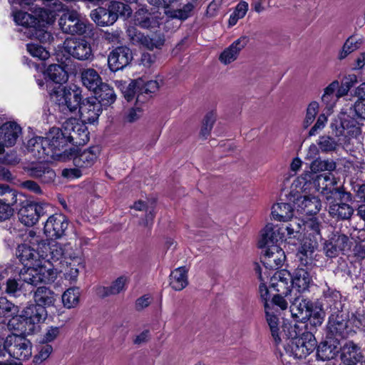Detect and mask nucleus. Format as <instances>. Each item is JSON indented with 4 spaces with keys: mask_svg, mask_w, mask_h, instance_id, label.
Returning a JSON list of instances; mask_svg holds the SVG:
<instances>
[{
    "mask_svg": "<svg viewBox=\"0 0 365 365\" xmlns=\"http://www.w3.org/2000/svg\"><path fill=\"white\" fill-rule=\"evenodd\" d=\"M115 86L123 93L124 98L130 101L133 99L135 94L138 95L137 80L135 81H122L116 80L114 81Z\"/></svg>",
    "mask_w": 365,
    "mask_h": 365,
    "instance_id": "79ce46f5",
    "label": "nucleus"
},
{
    "mask_svg": "<svg viewBox=\"0 0 365 365\" xmlns=\"http://www.w3.org/2000/svg\"><path fill=\"white\" fill-rule=\"evenodd\" d=\"M26 240L30 245L22 244L18 246L16 256L26 267L21 272V279L31 285L50 281L51 268L46 262H60L74 267L82 262V251L71 243L62 245L56 242H48L34 232H29Z\"/></svg>",
    "mask_w": 365,
    "mask_h": 365,
    "instance_id": "f257e3e1",
    "label": "nucleus"
},
{
    "mask_svg": "<svg viewBox=\"0 0 365 365\" xmlns=\"http://www.w3.org/2000/svg\"><path fill=\"white\" fill-rule=\"evenodd\" d=\"M46 83L50 96L61 113L68 115L75 112L77 109L79 110L82 99L81 91L79 88L56 86L51 89V82L46 80Z\"/></svg>",
    "mask_w": 365,
    "mask_h": 365,
    "instance_id": "20e7f679",
    "label": "nucleus"
},
{
    "mask_svg": "<svg viewBox=\"0 0 365 365\" xmlns=\"http://www.w3.org/2000/svg\"><path fill=\"white\" fill-rule=\"evenodd\" d=\"M81 80L83 86L93 93L99 90L103 83L98 73L93 68H87L81 73Z\"/></svg>",
    "mask_w": 365,
    "mask_h": 365,
    "instance_id": "58836bf2",
    "label": "nucleus"
},
{
    "mask_svg": "<svg viewBox=\"0 0 365 365\" xmlns=\"http://www.w3.org/2000/svg\"><path fill=\"white\" fill-rule=\"evenodd\" d=\"M216 118L217 115L214 111L208 112L205 115L200 132V135L202 138H207L208 137L216 120Z\"/></svg>",
    "mask_w": 365,
    "mask_h": 365,
    "instance_id": "4d7b16f0",
    "label": "nucleus"
},
{
    "mask_svg": "<svg viewBox=\"0 0 365 365\" xmlns=\"http://www.w3.org/2000/svg\"><path fill=\"white\" fill-rule=\"evenodd\" d=\"M294 297L292 296L288 299L291 303L289 311L292 317L298 322H305L311 315L310 309L312 303L304 299L301 294L294 293Z\"/></svg>",
    "mask_w": 365,
    "mask_h": 365,
    "instance_id": "4468645a",
    "label": "nucleus"
},
{
    "mask_svg": "<svg viewBox=\"0 0 365 365\" xmlns=\"http://www.w3.org/2000/svg\"><path fill=\"white\" fill-rule=\"evenodd\" d=\"M85 123L82 120L71 118L63 123L61 128H56L61 133L56 139L62 151L66 153L64 148L68 143L83 145L88 142L89 132Z\"/></svg>",
    "mask_w": 365,
    "mask_h": 365,
    "instance_id": "39448f33",
    "label": "nucleus"
},
{
    "mask_svg": "<svg viewBox=\"0 0 365 365\" xmlns=\"http://www.w3.org/2000/svg\"><path fill=\"white\" fill-rule=\"evenodd\" d=\"M265 314L266 320L269 327V330L272 336V339L276 346H279L282 342L283 337L284 335V329L289 327V325L283 327V330L280 331V322L278 316L275 314L270 307L269 304L265 303Z\"/></svg>",
    "mask_w": 365,
    "mask_h": 365,
    "instance_id": "393cba45",
    "label": "nucleus"
},
{
    "mask_svg": "<svg viewBox=\"0 0 365 365\" xmlns=\"http://www.w3.org/2000/svg\"><path fill=\"white\" fill-rule=\"evenodd\" d=\"M344 96L340 90V83L337 80L333 81L324 88L321 101L328 115L333 113L337 102Z\"/></svg>",
    "mask_w": 365,
    "mask_h": 365,
    "instance_id": "dca6fc26",
    "label": "nucleus"
},
{
    "mask_svg": "<svg viewBox=\"0 0 365 365\" xmlns=\"http://www.w3.org/2000/svg\"><path fill=\"white\" fill-rule=\"evenodd\" d=\"M358 82L357 76L355 74H349L344 78L340 83V90L343 94L346 96L350 89Z\"/></svg>",
    "mask_w": 365,
    "mask_h": 365,
    "instance_id": "69168bd1",
    "label": "nucleus"
},
{
    "mask_svg": "<svg viewBox=\"0 0 365 365\" xmlns=\"http://www.w3.org/2000/svg\"><path fill=\"white\" fill-rule=\"evenodd\" d=\"M38 353L34 356L33 364L38 365L45 361L53 351V347L48 344L42 343L37 346Z\"/></svg>",
    "mask_w": 365,
    "mask_h": 365,
    "instance_id": "5fc2aeb1",
    "label": "nucleus"
},
{
    "mask_svg": "<svg viewBox=\"0 0 365 365\" xmlns=\"http://www.w3.org/2000/svg\"><path fill=\"white\" fill-rule=\"evenodd\" d=\"M81 292L78 287L67 289L62 294V303L66 309H73L80 303Z\"/></svg>",
    "mask_w": 365,
    "mask_h": 365,
    "instance_id": "c03bdc74",
    "label": "nucleus"
},
{
    "mask_svg": "<svg viewBox=\"0 0 365 365\" xmlns=\"http://www.w3.org/2000/svg\"><path fill=\"white\" fill-rule=\"evenodd\" d=\"M101 104L96 97H91L83 100L78 110L81 120L86 123H95L101 113Z\"/></svg>",
    "mask_w": 365,
    "mask_h": 365,
    "instance_id": "f3484780",
    "label": "nucleus"
},
{
    "mask_svg": "<svg viewBox=\"0 0 365 365\" xmlns=\"http://www.w3.org/2000/svg\"><path fill=\"white\" fill-rule=\"evenodd\" d=\"M83 259L82 258V262L74 267L73 264H68L66 265V263L63 264L61 263L59 261L56 262L57 264L61 265L63 269H61V272H63L64 277L66 279L69 280L71 282H75L77 279V277L78 276V267L83 264ZM55 262L49 263L47 262V264L50 265H53V267H55V264H53ZM46 262L45 263V264Z\"/></svg>",
    "mask_w": 365,
    "mask_h": 365,
    "instance_id": "8fccbe9b",
    "label": "nucleus"
},
{
    "mask_svg": "<svg viewBox=\"0 0 365 365\" xmlns=\"http://www.w3.org/2000/svg\"><path fill=\"white\" fill-rule=\"evenodd\" d=\"M27 51L34 58L40 60H46L48 58L49 52L43 46L35 43H28L26 45Z\"/></svg>",
    "mask_w": 365,
    "mask_h": 365,
    "instance_id": "bf43d9fd",
    "label": "nucleus"
},
{
    "mask_svg": "<svg viewBox=\"0 0 365 365\" xmlns=\"http://www.w3.org/2000/svg\"><path fill=\"white\" fill-rule=\"evenodd\" d=\"M346 196L347 198H349L347 195H342L341 198L334 199L327 201L329 203V213L333 217L340 219V220H347L351 217L354 212L353 208L346 203L342 202H335L336 200L341 199L342 197Z\"/></svg>",
    "mask_w": 365,
    "mask_h": 365,
    "instance_id": "473e14b6",
    "label": "nucleus"
},
{
    "mask_svg": "<svg viewBox=\"0 0 365 365\" xmlns=\"http://www.w3.org/2000/svg\"><path fill=\"white\" fill-rule=\"evenodd\" d=\"M17 201L16 190L6 185H0V203L14 205Z\"/></svg>",
    "mask_w": 365,
    "mask_h": 365,
    "instance_id": "864d4df0",
    "label": "nucleus"
},
{
    "mask_svg": "<svg viewBox=\"0 0 365 365\" xmlns=\"http://www.w3.org/2000/svg\"><path fill=\"white\" fill-rule=\"evenodd\" d=\"M12 16L15 23L24 27L25 29L24 33L28 38H35L41 42L50 40L51 34L43 29L44 25L34 14L31 15L27 12L13 9Z\"/></svg>",
    "mask_w": 365,
    "mask_h": 365,
    "instance_id": "423d86ee",
    "label": "nucleus"
},
{
    "mask_svg": "<svg viewBox=\"0 0 365 365\" xmlns=\"http://www.w3.org/2000/svg\"><path fill=\"white\" fill-rule=\"evenodd\" d=\"M257 272L259 274V279L261 282V284H259V292L260 297L264 302V304L266 302L267 304H269L268 299H269V293L268 287L265 284V282L267 279H268L269 275H266L265 274L263 275L261 272L260 267L257 268Z\"/></svg>",
    "mask_w": 365,
    "mask_h": 365,
    "instance_id": "0e129e2a",
    "label": "nucleus"
},
{
    "mask_svg": "<svg viewBox=\"0 0 365 365\" xmlns=\"http://www.w3.org/2000/svg\"><path fill=\"white\" fill-rule=\"evenodd\" d=\"M285 336L281 343L283 346L284 354L292 356L294 359L306 358L315 349L317 341L314 335L309 331H303L299 325L289 324V327L284 329ZM285 359L282 358V361L284 363Z\"/></svg>",
    "mask_w": 365,
    "mask_h": 365,
    "instance_id": "f03ea898",
    "label": "nucleus"
},
{
    "mask_svg": "<svg viewBox=\"0 0 365 365\" xmlns=\"http://www.w3.org/2000/svg\"><path fill=\"white\" fill-rule=\"evenodd\" d=\"M284 230V227L274 225L272 223L266 225L262 230L259 246L262 247L277 245L279 241L286 240Z\"/></svg>",
    "mask_w": 365,
    "mask_h": 365,
    "instance_id": "b1692460",
    "label": "nucleus"
},
{
    "mask_svg": "<svg viewBox=\"0 0 365 365\" xmlns=\"http://www.w3.org/2000/svg\"><path fill=\"white\" fill-rule=\"evenodd\" d=\"M61 31L71 35H83L91 30L92 25L76 11H67L58 21Z\"/></svg>",
    "mask_w": 365,
    "mask_h": 365,
    "instance_id": "9d476101",
    "label": "nucleus"
},
{
    "mask_svg": "<svg viewBox=\"0 0 365 365\" xmlns=\"http://www.w3.org/2000/svg\"><path fill=\"white\" fill-rule=\"evenodd\" d=\"M6 353L19 361L29 359L32 355L31 343L19 334L9 335L5 339L0 337V356Z\"/></svg>",
    "mask_w": 365,
    "mask_h": 365,
    "instance_id": "0eeeda50",
    "label": "nucleus"
},
{
    "mask_svg": "<svg viewBox=\"0 0 365 365\" xmlns=\"http://www.w3.org/2000/svg\"><path fill=\"white\" fill-rule=\"evenodd\" d=\"M132 58V52L129 48L119 46L110 53L108 64L111 71H117L127 66Z\"/></svg>",
    "mask_w": 365,
    "mask_h": 365,
    "instance_id": "6ab92c4d",
    "label": "nucleus"
},
{
    "mask_svg": "<svg viewBox=\"0 0 365 365\" xmlns=\"http://www.w3.org/2000/svg\"><path fill=\"white\" fill-rule=\"evenodd\" d=\"M294 209L289 203L278 202L272 207V216L274 220L287 222L292 219Z\"/></svg>",
    "mask_w": 365,
    "mask_h": 365,
    "instance_id": "4c0bfd02",
    "label": "nucleus"
},
{
    "mask_svg": "<svg viewBox=\"0 0 365 365\" xmlns=\"http://www.w3.org/2000/svg\"><path fill=\"white\" fill-rule=\"evenodd\" d=\"M22 317L26 320L29 331L33 333L37 324L43 322L47 317L48 313L44 307L35 304H29L22 311Z\"/></svg>",
    "mask_w": 365,
    "mask_h": 365,
    "instance_id": "4be33fe9",
    "label": "nucleus"
},
{
    "mask_svg": "<svg viewBox=\"0 0 365 365\" xmlns=\"http://www.w3.org/2000/svg\"><path fill=\"white\" fill-rule=\"evenodd\" d=\"M135 40L145 48L153 50L154 48H160L164 45L165 36L160 31L151 36L138 34L135 35Z\"/></svg>",
    "mask_w": 365,
    "mask_h": 365,
    "instance_id": "c9c22d12",
    "label": "nucleus"
},
{
    "mask_svg": "<svg viewBox=\"0 0 365 365\" xmlns=\"http://www.w3.org/2000/svg\"><path fill=\"white\" fill-rule=\"evenodd\" d=\"M60 134L61 133L53 127L46 137H33L27 142L28 151L36 158L43 161L65 160L66 155L58 146L56 139Z\"/></svg>",
    "mask_w": 365,
    "mask_h": 365,
    "instance_id": "7ed1b4c3",
    "label": "nucleus"
},
{
    "mask_svg": "<svg viewBox=\"0 0 365 365\" xmlns=\"http://www.w3.org/2000/svg\"><path fill=\"white\" fill-rule=\"evenodd\" d=\"M138 96L137 102H143L150 96L152 93H155L159 88V84L156 81H149L144 82L141 79L137 80Z\"/></svg>",
    "mask_w": 365,
    "mask_h": 365,
    "instance_id": "a19ab883",
    "label": "nucleus"
},
{
    "mask_svg": "<svg viewBox=\"0 0 365 365\" xmlns=\"http://www.w3.org/2000/svg\"><path fill=\"white\" fill-rule=\"evenodd\" d=\"M12 318L8 323V327L10 329L16 330L21 332V334H30L31 331H29V327L26 324V320L22 317V313L20 315L14 314L11 316Z\"/></svg>",
    "mask_w": 365,
    "mask_h": 365,
    "instance_id": "603ef678",
    "label": "nucleus"
},
{
    "mask_svg": "<svg viewBox=\"0 0 365 365\" xmlns=\"http://www.w3.org/2000/svg\"><path fill=\"white\" fill-rule=\"evenodd\" d=\"M94 93L98 96L97 98L101 106H109L116 100V95L113 88L106 83H103L99 87V90L95 91Z\"/></svg>",
    "mask_w": 365,
    "mask_h": 365,
    "instance_id": "49530a36",
    "label": "nucleus"
},
{
    "mask_svg": "<svg viewBox=\"0 0 365 365\" xmlns=\"http://www.w3.org/2000/svg\"><path fill=\"white\" fill-rule=\"evenodd\" d=\"M112 14L116 17V20L119 16L128 18L130 16L133 10L128 4L119 1H111L108 6Z\"/></svg>",
    "mask_w": 365,
    "mask_h": 365,
    "instance_id": "09e8293b",
    "label": "nucleus"
},
{
    "mask_svg": "<svg viewBox=\"0 0 365 365\" xmlns=\"http://www.w3.org/2000/svg\"><path fill=\"white\" fill-rule=\"evenodd\" d=\"M309 193H312V183L311 181V173L307 172L292 182L289 197L294 202L297 200V198L302 197L303 195Z\"/></svg>",
    "mask_w": 365,
    "mask_h": 365,
    "instance_id": "5701e85b",
    "label": "nucleus"
},
{
    "mask_svg": "<svg viewBox=\"0 0 365 365\" xmlns=\"http://www.w3.org/2000/svg\"><path fill=\"white\" fill-rule=\"evenodd\" d=\"M309 270L310 269L298 267L293 272L292 282L294 293L302 294L309 291V287L313 284Z\"/></svg>",
    "mask_w": 365,
    "mask_h": 365,
    "instance_id": "a878e982",
    "label": "nucleus"
},
{
    "mask_svg": "<svg viewBox=\"0 0 365 365\" xmlns=\"http://www.w3.org/2000/svg\"><path fill=\"white\" fill-rule=\"evenodd\" d=\"M329 329L332 333L342 335L346 328V322L341 317H336L329 322Z\"/></svg>",
    "mask_w": 365,
    "mask_h": 365,
    "instance_id": "680f3d73",
    "label": "nucleus"
},
{
    "mask_svg": "<svg viewBox=\"0 0 365 365\" xmlns=\"http://www.w3.org/2000/svg\"><path fill=\"white\" fill-rule=\"evenodd\" d=\"M336 168V163L331 160H314L310 165V170L312 174L322 171H332Z\"/></svg>",
    "mask_w": 365,
    "mask_h": 365,
    "instance_id": "3c124183",
    "label": "nucleus"
},
{
    "mask_svg": "<svg viewBox=\"0 0 365 365\" xmlns=\"http://www.w3.org/2000/svg\"><path fill=\"white\" fill-rule=\"evenodd\" d=\"M46 207V204L41 202L27 203L19 212L20 221L26 226H33L45 214Z\"/></svg>",
    "mask_w": 365,
    "mask_h": 365,
    "instance_id": "ddd939ff",
    "label": "nucleus"
},
{
    "mask_svg": "<svg viewBox=\"0 0 365 365\" xmlns=\"http://www.w3.org/2000/svg\"><path fill=\"white\" fill-rule=\"evenodd\" d=\"M311 315L309 317L308 320H310V323L314 326H319L322 324L324 318V313L321 309H313V306L310 309Z\"/></svg>",
    "mask_w": 365,
    "mask_h": 365,
    "instance_id": "338daca9",
    "label": "nucleus"
},
{
    "mask_svg": "<svg viewBox=\"0 0 365 365\" xmlns=\"http://www.w3.org/2000/svg\"><path fill=\"white\" fill-rule=\"evenodd\" d=\"M193 9V6L191 4H185L182 9L171 10L168 9L165 11L166 16L171 19H177L180 20H185L187 19Z\"/></svg>",
    "mask_w": 365,
    "mask_h": 365,
    "instance_id": "13d9d810",
    "label": "nucleus"
},
{
    "mask_svg": "<svg viewBox=\"0 0 365 365\" xmlns=\"http://www.w3.org/2000/svg\"><path fill=\"white\" fill-rule=\"evenodd\" d=\"M352 106L343 108L330 123L332 133L336 137L357 135L360 128L357 120L351 115Z\"/></svg>",
    "mask_w": 365,
    "mask_h": 365,
    "instance_id": "6e6552de",
    "label": "nucleus"
},
{
    "mask_svg": "<svg viewBox=\"0 0 365 365\" xmlns=\"http://www.w3.org/2000/svg\"><path fill=\"white\" fill-rule=\"evenodd\" d=\"M262 248H264V250L261 255V262L266 269H276L283 265L286 256L279 245H271Z\"/></svg>",
    "mask_w": 365,
    "mask_h": 365,
    "instance_id": "f8f14e48",
    "label": "nucleus"
},
{
    "mask_svg": "<svg viewBox=\"0 0 365 365\" xmlns=\"http://www.w3.org/2000/svg\"><path fill=\"white\" fill-rule=\"evenodd\" d=\"M294 203L299 209L307 215L317 213L322 206L320 200L317 197L312 196L311 193L303 195V197L297 198Z\"/></svg>",
    "mask_w": 365,
    "mask_h": 365,
    "instance_id": "2f4dec72",
    "label": "nucleus"
},
{
    "mask_svg": "<svg viewBox=\"0 0 365 365\" xmlns=\"http://www.w3.org/2000/svg\"><path fill=\"white\" fill-rule=\"evenodd\" d=\"M64 48L71 56L81 61L91 60L93 56L91 44L83 39L67 38Z\"/></svg>",
    "mask_w": 365,
    "mask_h": 365,
    "instance_id": "9b49d317",
    "label": "nucleus"
},
{
    "mask_svg": "<svg viewBox=\"0 0 365 365\" xmlns=\"http://www.w3.org/2000/svg\"><path fill=\"white\" fill-rule=\"evenodd\" d=\"M311 181L312 183V193H314V192H320L325 197L327 201H329L333 198H341L342 195L349 197V193L343 192L339 188L335 187L336 180L331 173L316 176L311 174Z\"/></svg>",
    "mask_w": 365,
    "mask_h": 365,
    "instance_id": "1a4fd4ad",
    "label": "nucleus"
},
{
    "mask_svg": "<svg viewBox=\"0 0 365 365\" xmlns=\"http://www.w3.org/2000/svg\"><path fill=\"white\" fill-rule=\"evenodd\" d=\"M302 220L298 218H294L291 220L285 227H284V232L286 240L288 239H299L301 234L300 231L302 227Z\"/></svg>",
    "mask_w": 365,
    "mask_h": 365,
    "instance_id": "de8ad7c7",
    "label": "nucleus"
},
{
    "mask_svg": "<svg viewBox=\"0 0 365 365\" xmlns=\"http://www.w3.org/2000/svg\"><path fill=\"white\" fill-rule=\"evenodd\" d=\"M35 304L39 307H53L56 301V294L53 290L45 286L38 287L34 293Z\"/></svg>",
    "mask_w": 365,
    "mask_h": 365,
    "instance_id": "7c9ffc66",
    "label": "nucleus"
},
{
    "mask_svg": "<svg viewBox=\"0 0 365 365\" xmlns=\"http://www.w3.org/2000/svg\"><path fill=\"white\" fill-rule=\"evenodd\" d=\"M100 150L98 147H91L83 150H79L73 157L76 167L83 169L91 168L96 161Z\"/></svg>",
    "mask_w": 365,
    "mask_h": 365,
    "instance_id": "cd10ccee",
    "label": "nucleus"
},
{
    "mask_svg": "<svg viewBox=\"0 0 365 365\" xmlns=\"http://www.w3.org/2000/svg\"><path fill=\"white\" fill-rule=\"evenodd\" d=\"M19 308L8 299L4 297L0 298V319L4 320V317H9L18 314Z\"/></svg>",
    "mask_w": 365,
    "mask_h": 365,
    "instance_id": "6e6d98bb",
    "label": "nucleus"
},
{
    "mask_svg": "<svg viewBox=\"0 0 365 365\" xmlns=\"http://www.w3.org/2000/svg\"><path fill=\"white\" fill-rule=\"evenodd\" d=\"M248 42L246 36H241L235 40L229 47L225 48L220 55L219 59L220 62L225 65H227L235 61L240 52L245 47Z\"/></svg>",
    "mask_w": 365,
    "mask_h": 365,
    "instance_id": "c85d7f7f",
    "label": "nucleus"
},
{
    "mask_svg": "<svg viewBox=\"0 0 365 365\" xmlns=\"http://www.w3.org/2000/svg\"><path fill=\"white\" fill-rule=\"evenodd\" d=\"M29 175L35 178H40L43 182L53 181L56 177L55 172L44 163L34 165L28 169Z\"/></svg>",
    "mask_w": 365,
    "mask_h": 365,
    "instance_id": "f704fd0d",
    "label": "nucleus"
},
{
    "mask_svg": "<svg viewBox=\"0 0 365 365\" xmlns=\"http://www.w3.org/2000/svg\"><path fill=\"white\" fill-rule=\"evenodd\" d=\"M317 246V239L305 240L301 245L296 255L299 262L298 267L310 269L312 268L317 257V255L314 254Z\"/></svg>",
    "mask_w": 365,
    "mask_h": 365,
    "instance_id": "aec40b11",
    "label": "nucleus"
},
{
    "mask_svg": "<svg viewBox=\"0 0 365 365\" xmlns=\"http://www.w3.org/2000/svg\"><path fill=\"white\" fill-rule=\"evenodd\" d=\"M331 240L339 252L350 248L349 237L345 235H336L331 239Z\"/></svg>",
    "mask_w": 365,
    "mask_h": 365,
    "instance_id": "e2e57ef3",
    "label": "nucleus"
},
{
    "mask_svg": "<svg viewBox=\"0 0 365 365\" xmlns=\"http://www.w3.org/2000/svg\"><path fill=\"white\" fill-rule=\"evenodd\" d=\"M22 134L21 127L14 121H9L0 126V140L6 147L14 145Z\"/></svg>",
    "mask_w": 365,
    "mask_h": 365,
    "instance_id": "bb28decb",
    "label": "nucleus"
},
{
    "mask_svg": "<svg viewBox=\"0 0 365 365\" xmlns=\"http://www.w3.org/2000/svg\"><path fill=\"white\" fill-rule=\"evenodd\" d=\"M43 76L48 77L51 81L56 84H61L68 79L66 71L62 66L58 64L50 65L43 73Z\"/></svg>",
    "mask_w": 365,
    "mask_h": 365,
    "instance_id": "37998d69",
    "label": "nucleus"
},
{
    "mask_svg": "<svg viewBox=\"0 0 365 365\" xmlns=\"http://www.w3.org/2000/svg\"><path fill=\"white\" fill-rule=\"evenodd\" d=\"M317 144L324 153L334 151L338 146L337 142L333 138L327 135L319 137Z\"/></svg>",
    "mask_w": 365,
    "mask_h": 365,
    "instance_id": "052dcab7",
    "label": "nucleus"
},
{
    "mask_svg": "<svg viewBox=\"0 0 365 365\" xmlns=\"http://www.w3.org/2000/svg\"><path fill=\"white\" fill-rule=\"evenodd\" d=\"M187 269L184 267L174 269L170 274V285L175 291H181L188 284Z\"/></svg>",
    "mask_w": 365,
    "mask_h": 365,
    "instance_id": "ea45409f",
    "label": "nucleus"
},
{
    "mask_svg": "<svg viewBox=\"0 0 365 365\" xmlns=\"http://www.w3.org/2000/svg\"><path fill=\"white\" fill-rule=\"evenodd\" d=\"M338 352L339 349L334 344V341L333 343L324 341L318 346L317 356L322 361L331 360L336 356Z\"/></svg>",
    "mask_w": 365,
    "mask_h": 365,
    "instance_id": "a18cd8bd",
    "label": "nucleus"
},
{
    "mask_svg": "<svg viewBox=\"0 0 365 365\" xmlns=\"http://www.w3.org/2000/svg\"><path fill=\"white\" fill-rule=\"evenodd\" d=\"M134 21L137 26L151 31H155L162 24L160 14L158 12H150L144 8H141L135 12Z\"/></svg>",
    "mask_w": 365,
    "mask_h": 365,
    "instance_id": "412c9836",
    "label": "nucleus"
},
{
    "mask_svg": "<svg viewBox=\"0 0 365 365\" xmlns=\"http://www.w3.org/2000/svg\"><path fill=\"white\" fill-rule=\"evenodd\" d=\"M67 217L62 214H54L50 216L44 224L45 235L50 238L58 239L65 235L68 228Z\"/></svg>",
    "mask_w": 365,
    "mask_h": 365,
    "instance_id": "2eb2a0df",
    "label": "nucleus"
},
{
    "mask_svg": "<svg viewBox=\"0 0 365 365\" xmlns=\"http://www.w3.org/2000/svg\"><path fill=\"white\" fill-rule=\"evenodd\" d=\"M328 120V118L324 113H322L319 115L317 122L314 126L310 129L309 135L310 136L315 135L319 131L324 129Z\"/></svg>",
    "mask_w": 365,
    "mask_h": 365,
    "instance_id": "774afa93",
    "label": "nucleus"
},
{
    "mask_svg": "<svg viewBox=\"0 0 365 365\" xmlns=\"http://www.w3.org/2000/svg\"><path fill=\"white\" fill-rule=\"evenodd\" d=\"M91 18L98 26H107L113 24L116 21V17L112 14L111 11L103 7H98L91 13Z\"/></svg>",
    "mask_w": 365,
    "mask_h": 365,
    "instance_id": "e433bc0d",
    "label": "nucleus"
},
{
    "mask_svg": "<svg viewBox=\"0 0 365 365\" xmlns=\"http://www.w3.org/2000/svg\"><path fill=\"white\" fill-rule=\"evenodd\" d=\"M128 282V278L127 277L120 276L113 281L110 286L97 287L96 294L101 297L118 294L125 289Z\"/></svg>",
    "mask_w": 365,
    "mask_h": 365,
    "instance_id": "72a5a7b5",
    "label": "nucleus"
},
{
    "mask_svg": "<svg viewBox=\"0 0 365 365\" xmlns=\"http://www.w3.org/2000/svg\"><path fill=\"white\" fill-rule=\"evenodd\" d=\"M270 286L278 294H284L287 299L292 296V275L285 269L276 272L273 274L270 278Z\"/></svg>",
    "mask_w": 365,
    "mask_h": 365,
    "instance_id": "a211bd4d",
    "label": "nucleus"
},
{
    "mask_svg": "<svg viewBox=\"0 0 365 365\" xmlns=\"http://www.w3.org/2000/svg\"><path fill=\"white\" fill-rule=\"evenodd\" d=\"M340 356L343 365H355L362 358L359 347L353 341L344 344L341 349Z\"/></svg>",
    "mask_w": 365,
    "mask_h": 365,
    "instance_id": "c756f323",
    "label": "nucleus"
}]
</instances>
